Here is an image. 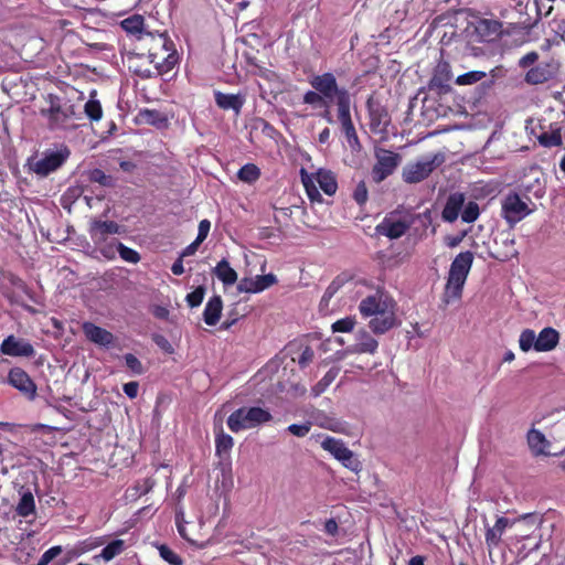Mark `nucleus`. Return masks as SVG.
Wrapping results in <instances>:
<instances>
[{
    "label": "nucleus",
    "instance_id": "obj_64",
    "mask_svg": "<svg viewBox=\"0 0 565 565\" xmlns=\"http://www.w3.org/2000/svg\"><path fill=\"white\" fill-rule=\"evenodd\" d=\"M202 242H199L196 238L194 242H192L190 245H188L181 253V258L183 257H188V256H191L193 254H195V252L198 250V247L200 246Z\"/></svg>",
    "mask_w": 565,
    "mask_h": 565
},
{
    "label": "nucleus",
    "instance_id": "obj_31",
    "mask_svg": "<svg viewBox=\"0 0 565 565\" xmlns=\"http://www.w3.org/2000/svg\"><path fill=\"white\" fill-rule=\"evenodd\" d=\"M215 103L222 109H233L236 114H239L244 100L239 95L217 92L215 93Z\"/></svg>",
    "mask_w": 565,
    "mask_h": 565
},
{
    "label": "nucleus",
    "instance_id": "obj_53",
    "mask_svg": "<svg viewBox=\"0 0 565 565\" xmlns=\"http://www.w3.org/2000/svg\"><path fill=\"white\" fill-rule=\"evenodd\" d=\"M307 393L306 385L301 383H290L287 388V396L291 398H300L303 397Z\"/></svg>",
    "mask_w": 565,
    "mask_h": 565
},
{
    "label": "nucleus",
    "instance_id": "obj_33",
    "mask_svg": "<svg viewBox=\"0 0 565 565\" xmlns=\"http://www.w3.org/2000/svg\"><path fill=\"white\" fill-rule=\"evenodd\" d=\"M321 447L337 460H341L350 450L341 439L333 437H326L321 443Z\"/></svg>",
    "mask_w": 565,
    "mask_h": 565
},
{
    "label": "nucleus",
    "instance_id": "obj_28",
    "mask_svg": "<svg viewBox=\"0 0 565 565\" xmlns=\"http://www.w3.org/2000/svg\"><path fill=\"white\" fill-rule=\"evenodd\" d=\"M561 126L558 122H553L548 126L547 130L542 131L537 136L541 146L546 148L558 147L563 142Z\"/></svg>",
    "mask_w": 565,
    "mask_h": 565
},
{
    "label": "nucleus",
    "instance_id": "obj_44",
    "mask_svg": "<svg viewBox=\"0 0 565 565\" xmlns=\"http://www.w3.org/2000/svg\"><path fill=\"white\" fill-rule=\"evenodd\" d=\"M116 253H118L125 262L130 264H137L140 260L138 252L119 242H116Z\"/></svg>",
    "mask_w": 565,
    "mask_h": 565
},
{
    "label": "nucleus",
    "instance_id": "obj_47",
    "mask_svg": "<svg viewBox=\"0 0 565 565\" xmlns=\"http://www.w3.org/2000/svg\"><path fill=\"white\" fill-rule=\"evenodd\" d=\"M160 556L171 565H181L182 561L171 548L166 545L159 546Z\"/></svg>",
    "mask_w": 565,
    "mask_h": 565
},
{
    "label": "nucleus",
    "instance_id": "obj_46",
    "mask_svg": "<svg viewBox=\"0 0 565 565\" xmlns=\"http://www.w3.org/2000/svg\"><path fill=\"white\" fill-rule=\"evenodd\" d=\"M356 320L354 317H345L332 323V332H351L355 327Z\"/></svg>",
    "mask_w": 565,
    "mask_h": 565
},
{
    "label": "nucleus",
    "instance_id": "obj_34",
    "mask_svg": "<svg viewBox=\"0 0 565 565\" xmlns=\"http://www.w3.org/2000/svg\"><path fill=\"white\" fill-rule=\"evenodd\" d=\"M121 28L131 35H137L138 39H142L145 19L140 14H134L120 22Z\"/></svg>",
    "mask_w": 565,
    "mask_h": 565
},
{
    "label": "nucleus",
    "instance_id": "obj_21",
    "mask_svg": "<svg viewBox=\"0 0 565 565\" xmlns=\"http://www.w3.org/2000/svg\"><path fill=\"white\" fill-rule=\"evenodd\" d=\"M82 329L86 339L97 345L107 348L114 342V334L111 332L93 322H84Z\"/></svg>",
    "mask_w": 565,
    "mask_h": 565
},
{
    "label": "nucleus",
    "instance_id": "obj_51",
    "mask_svg": "<svg viewBox=\"0 0 565 565\" xmlns=\"http://www.w3.org/2000/svg\"><path fill=\"white\" fill-rule=\"evenodd\" d=\"M312 426V423L306 422L302 424H291L287 427V430L297 437H305Z\"/></svg>",
    "mask_w": 565,
    "mask_h": 565
},
{
    "label": "nucleus",
    "instance_id": "obj_13",
    "mask_svg": "<svg viewBox=\"0 0 565 565\" xmlns=\"http://www.w3.org/2000/svg\"><path fill=\"white\" fill-rule=\"evenodd\" d=\"M397 211L390 213L377 226L376 233L384 235L390 239H397L402 237L413 224L412 217H405L403 220L395 218Z\"/></svg>",
    "mask_w": 565,
    "mask_h": 565
},
{
    "label": "nucleus",
    "instance_id": "obj_1",
    "mask_svg": "<svg viewBox=\"0 0 565 565\" xmlns=\"http://www.w3.org/2000/svg\"><path fill=\"white\" fill-rule=\"evenodd\" d=\"M359 311L362 317L371 318L369 327L375 334H383L396 326L395 302L382 292L362 299Z\"/></svg>",
    "mask_w": 565,
    "mask_h": 565
},
{
    "label": "nucleus",
    "instance_id": "obj_63",
    "mask_svg": "<svg viewBox=\"0 0 565 565\" xmlns=\"http://www.w3.org/2000/svg\"><path fill=\"white\" fill-rule=\"evenodd\" d=\"M339 530L338 523L334 519H329L324 523V532L331 536L337 535Z\"/></svg>",
    "mask_w": 565,
    "mask_h": 565
},
{
    "label": "nucleus",
    "instance_id": "obj_23",
    "mask_svg": "<svg viewBox=\"0 0 565 565\" xmlns=\"http://www.w3.org/2000/svg\"><path fill=\"white\" fill-rule=\"evenodd\" d=\"M379 342L365 329H360L355 334V342L349 348L351 353H376Z\"/></svg>",
    "mask_w": 565,
    "mask_h": 565
},
{
    "label": "nucleus",
    "instance_id": "obj_58",
    "mask_svg": "<svg viewBox=\"0 0 565 565\" xmlns=\"http://www.w3.org/2000/svg\"><path fill=\"white\" fill-rule=\"evenodd\" d=\"M90 179L95 182L103 184V185H110V183H111V178L109 175L105 174V172L99 169H95L92 172Z\"/></svg>",
    "mask_w": 565,
    "mask_h": 565
},
{
    "label": "nucleus",
    "instance_id": "obj_7",
    "mask_svg": "<svg viewBox=\"0 0 565 565\" xmlns=\"http://www.w3.org/2000/svg\"><path fill=\"white\" fill-rule=\"evenodd\" d=\"M445 161L446 156L441 151L424 156L414 162L407 163L403 168V180L409 184L419 183L427 179L433 171L440 167Z\"/></svg>",
    "mask_w": 565,
    "mask_h": 565
},
{
    "label": "nucleus",
    "instance_id": "obj_17",
    "mask_svg": "<svg viewBox=\"0 0 565 565\" xmlns=\"http://www.w3.org/2000/svg\"><path fill=\"white\" fill-rule=\"evenodd\" d=\"M258 86L263 98L268 103L274 104L278 102L279 96L282 93V83L276 73L271 71L265 72L260 76Z\"/></svg>",
    "mask_w": 565,
    "mask_h": 565
},
{
    "label": "nucleus",
    "instance_id": "obj_11",
    "mask_svg": "<svg viewBox=\"0 0 565 565\" xmlns=\"http://www.w3.org/2000/svg\"><path fill=\"white\" fill-rule=\"evenodd\" d=\"M49 108L42 109L41 114L47 118L51 129L66 128L73 119L75 111L72 105H62L55 95L47 96Z\"/></svg>",
    "mask_w": 565,
    "mask_h": 565
},
{
    "label": "nucleus",
    "instance_id": "obj_52",
    "mask_svg": "<svg viewBox=\"0 0 565 565\" xmlns=\"http://www.w3.org/2000/svg\"><path fill=\"white\" fill-rule=\"evenodd\" d=\"M61 553V546H52L42 554L36 565H49V563L53 561L56 556H58Z\"/></svg>",
    "mask_w": 565,
    "mask_h": 565
},
{
    "label": "nucleus",
    "instance_id": "obj_24",
    "mask_svg": "<svg viewBox=\"0 0 565 565\" xmlns=\"http://www.w3.org/2000/svg\"><path fill=\"white\" fill-rule=\"evenodd\" d=\"M276 282V277L271 274L256 276L254 278H245L238 285L242 292L256 294L260 292Z\"/></svg>",
    "mask_w": 565,
    "mask_h": 565
},
{
    "label": "nucleus",
    "instance_id": "obj_19",
    "mask_svg": "<svg viewBox=\"0 0 565 565\" xmlns=\"http://www.w3.org/2000/svg\"><path fill=\"white\" fill-rule=\"evenodd\" d=\"M0 352L9 356L31 358L34 355V348L29 341L24 339L9 335L2 341L0 345Z\"/></svg>",
    "mask_w": 565,
    "mask_h": 565
},
{
    "label": "nucleus",
    "instance_id": "obj_55",
    "mask_svg": "<svg viewBox=\"0 0 565 565\" xmlns=\"http://www.w3.org/2000/svg\"><path fill=\"white\" fill-rule=\"evenodd\" d=\"M154 486V482L153 480H151L150 478H146L139 482L136 483V486L131 489L135 491V493L132 495H136V494H146L148 493L149 491H151V489L153 488Z\"/></svg>",
    "mask_w": 565,
    "mask_h": 565
},
{
    "label": "nucleus",
    "instance_id": "obj_12",
    "mask_svg": "<svg viewBox=\"0 0 565 565\" xmlns=\"http://www.w3.org/2000/svg\"><path fill=\"white\" fill-rule=\"evenodd\" d=\"M532 210L518 193H508L501 203V215L510 226L525 218Z\"/></svg>",
    "mask_w": 565,
    "mask_h": 565
},
{
    "label": "nucleus",
    "instance_id": "obj_43",
    "mask_svg": "<svg viewBox=\"0 0 565 565\" xmlns=\"http://www.w3.org/2000/svg\"><path fill=\"white\" fill-rule=\"evenodd\" d=\"M487 76L486 72L482 71H470L456 78V84L460 86L472 85L482 81Z\"/></svg>",
    "mask_w": 565,
    "mask_h": 565
},
{
    "label": "nucleus",
    "instance_id": "obj_49",
    "mask_svg": "<svg viewBox=\"0 0 565 565\" xmlns=\"http://www.w3.org/2000/svg\"><path fill=\"white\" fill-rule=\"evenodd\" d=\"M303 102L309 105L313 106H321L326 105L328 106V102L324 99V97L318 92V90H309L303 95Z\"/></svg>",
    "mask_w": 565,
    "mask_h": 565
},
{
    "label": "nucleus",
    "instance_id": "obj_42",
    "mask_svg": "<svg viewBox=\"0 0 565 565\" xmlns=\"http://www.w3.org/2000/svg\"><path fill=\"white\" fill-rule=\"evenodd\" d=\"M343 284H344V278H342L340 276L334 278L331 281V284L327 287V289L321 298L320 305L328 307L329 301L339 291V289L343 286Z\"/></svg>",
    "mask_w": 565,
    "mask_h": 565
},
{
    "label": "nucleus",
    "instance_id": "obj_9",
    "mask_svg": "<svg viewBox=\"0 0 565 565\" xmlns=\"http://www.w3.org/2000/svg\"><path fill=\"white\" fill-rule=\"evenodd\" d=\"M67 147H60L55 150H46L40 157L30 158L28 166L39 177H46L57 170L68 158Z\"/></svg>",
    "mask_w": 565,
    "mask_h": 565
},
{
    "label": "nucleus",
    "instance_id": "obj_35",
    "mask_svg": "<svg viewBox=\"0 0 565 565\" xmlns=\"http://www.w3.org/2000/svg\"><path fill=\"white\" fill-rule=\"evenodd\" d=\"M311 418H312V422H311L312 425L315 424L321 428H326V429H330V430H334V431L339 429L340 423L335 418L326 415L321 411H313L311 414Z\"/></svg>",
    "mask_w": 565,
    "mask_h": 565
},
{
    "label": "nucleus",
    "instance_id": "obj_26",
    "mask_svg": "<svg viewBox=\"0 0 565 565\" xmlns=\"http://www.w3.org/2000/svg\"><path fill=\"white\" fill-rule=\"evenodd\" d=\"M527 444H529L531 451L535 456H541V455L547 456L551 454L547 450V448L550 446V441L546 439L544 434L537 429L532 428L529 430Z\"/></svg>",
    "mask_w": 565,
    "mask_h": 565
},
{
    "label": "nucleus",
    "instance_id": "obj_50",
    "mask_svg": "<svg viewBox=\"0 0 565 565\" xmlns=\"http://www.w3.org/2000/svg\"><path fill=\"white\" fill-rule=\"evenodd\" d=\"M367 188L364 181H360L353 191V199L359 205H363L367 201Z\"/></svg>",
    "mask_w": 565,
    "mask_h": 565
},
{
    "label": "nucleus",
    "instance_id": "obj_14",
    "mask_svg": "<svg viewBox=\"0 0 565 565\" xmlns=\"http://www.w3.org/2000/svg\"><path fill=\"white\" fill-rule=\"evenodd\" d=\"M285 349L287 350L286 354L294 363H297L300 369L307 367L315 358V352L306 337L290 341Z\"/></svg>",
    "mask_w": 565,
    "mask_h": 565
},
{
    "label": "nucleus",
    "instance_id": "obj_29",
    "mask_svg": "<svg viewBox=\"0 0 565 565\" xmlns=\"http://www.w3.org/2000/svg\"><path fill=\"white\" fill-rule=\"evenodd\" d=\"M223 302L220 296H213L209 299L203 311L204 322L207 326H215L221 317Z\"/></svg>",
    "mask_w": 565,
    "mask_h": 565
},
{
    "label": "nucleus",
    "instance_id": "obj_22",
    "mask_svg": "<svg viewBox=\"0 0 565 565\" xmlns=\"http://www.w3.org/2000/svg\"><path fill=\"white\" fill-rule=\"evenodd\" d=\"M466 202V195L461 192L451 193L444 206L441 212V217L445 222L454 223L459 214H461V210Z\"/></svg>",
    "mask_w": 565,
    "mask_h": 565
},
{
    "label": "nucleus",
    "instance_id": "obj_48",
    "mask_svg": "<svg viewBox=\"0 0 565 565\" xmlns=\"http://www.w3.org/2000/svg\"><path fill=\"white\" fill-rule=\"evenodd\" d=\"M345 468L350 469L351 471L358 472L361 470V462L359 459L354 456L352 450H349L348 454L339 460Z\"/></svg>",
    "mask_w": 565,
    "mask_h": 565
},
{
    "label": "nucleus",
    "instance_id": "obj_40",
    "mask_svg": "<svg viewBox=\"0 0 565 565\" xmlns=\"http://www.w3.org/2000/svg\"><path fill=\"white\" fill-rule=\"evenodd\" d=\"M259 175L260 171L258 167L253 163H247L243 166L237 172L238 179L246 183L255 182L256 180H258Z\"/></svg>",
    "mask_w": 565,
    "mask_h": 565
},
{
    "label": "nucleus",
    "instance_id": "obj_18",
    "mask_svg": "<svg viewBox=\"0 0 565 565\" xmlns=\"http://www.w3.org/2000/svg\"><path fill=\"white\" fill-rule=\"evenodd\" d=\"M9 383L24 394L29 399H34L36 396V385L31 380L29 374L20 367H13L8 375Z\"/></svg>",
    "mask_w": 565,
    "mask_h": 565
},
{
    "label": "nucleus",
    "instance_id": "obj_38",
    "mask_svg": "<svg viewBox=\"0 0 565 565\" xmlns=\"http://www.w3.org/2000/svg\"><path fill=\"white\" fill-rule=\"evenodd\" d=\"M234 445L232 436L220 433L215 438V450L218 457L227 456Z\"/></svg>",
    "mask_w": 565,
    "mask_h": 565
},
{
    "label": "nucleus",
    "instance_id": "obj_62",
    "mask_svg": "<svg viewBox=\"0 0 565 565\" xmlns=\"http://www.w3.org/2000/svg\"><path fill=\"white\" fill-rule=\"evenodd\" d=\"M151 311L156 318L161 319V320H168L169 315H170L168 308H166L163 306H154Z\"/></svg>",
    "mask_w": 565,
    "mask_h": 565
},
{
    "label": "nucleus",
    "instance_id": "obj_45",
    "mask_svg": "<svg viewBox=\"0 0 565 565\" xmlns=\"http://www.w3.org/2000/svg\"><path fill=\"white\" fill-rule=\"evenodd\" d=\"M479 205L476 202L470 201L468 204L463 205L460 215L463 222L472 223L479 217Z\"/></svg>",
    "mask_w": 565,
    "mask_h": 565
},
{
    "label": "nucleus",
    "instance_id": "obj_37",
    "mask_svg": "<svg viewBox=\"0 0 565 565\" xmlns=\"http://www.w3.org/2000/svg\"><path fill=\"white\" fill-rule=\"evenodd\" d=\"M519 345L523 352L535 350L537 352L536 334L532 329H524L519 338Z\"/></svg>",
    "mask_w": 565,
    "mask_h": 565
},
{
    "label": "nucleus",
    "instance_id": "obj_54",
    "mask_svg": "<svg viewBox=\"0 0 565 565\" xmlns=\"http://www.w3.org/2000/svg\"><path fill=\"white\" fill-rule=\"evenodd\" d=\"M124 359L127 367H129L135 374H141L143 372L141 362L134 354L127 353Z\"/></svg>",
    "mask_w": 565,
    "mask_h": 565
},
{
    "label": "nucleus",
    "instance_id": "obj_32",
    "mask_svg": "<svg viewBox=\"0 0 565 565\" xmlns=\"http://www.w3.org/2000/svg\"><path fill=\"white\" fill-rule=\"evenodd\" d=\"M213 273L224 285H234L237 280L236 271L230 266L226 259L218 262Z\"/></svg>",
    "mask_w": 565,
    "mask_h": 565
},
{
    "label": "nucleus",
    "instance_id": "obj_56",
    "mask_svg": "<svg viewBox=\"0 0 565 565\" xmlns=\"http://www.w3.org/2000/svg\"><path fill=\"white\" fill-rule=\"evenodd\" d=\"M204 291L202 288H198L186 296V301L190 307L194 308L201 305L203 301Z\"/></svg>",
    "mask_w": 565,
    "mask_h": 565
},
{
    "label": "nucleus",
    "instance_id": "obj_57",
    "mask_svg": "<svg viewBox=\"0 0 565 565\" xmlns=\"http://www.w3.org/2000/svg\"><path fill=\"white\" fill-rule=\"evenodd\" d=\"M537 60H539L537 52L532 51V52L526 53L524 56H522L519 60L518 65L521 68H527V67L534 65L537 62Z\"/></svg>",
    "mask_w": 565,
    "mask_h": 565
},
{
    "label": "nucleus",
    "instance_id": "obj_10",
    "mask_svg": "<svg viewBox=\"0 0 565 565\" xmlns=\"http://www.w3.org/2000/svg\"><path fill=\"white\" fill-rule=\"evenodd\" d=\"M374 158L371 175L375 183H381L392 175L402 161L398 153L381 147L374 149Z\"/></svg>",
    "mask_w": 565,
    "mask_h": 565
},
{
    "label": "nucleus",
    "instance_id": "obj_41",
    "mask_svg": "<svg viewBox=\"0 0 565 565\" xmlns=\"http://www.w3.org/2000/svg\"><path fill=\"white\" fill-rule=\"evenodd\" d=\"M124 550L125 542L122 540H115L103 548L100 557L104 558L106 562H109L114 557L119 555Z\"/></svg>",
    "mask_w": 565,
    "mask_h": 565
},
{
    "label": "nucleus",
    "instance_id": "obj_3",
    "mask_svg": "<svg viewBox=\"0 0 565 565\" xmlns=\"http://www.w3.org/2000/svg\"><path fill=\"white\" fill-rule=\"evenodd\" d=\"M121 226L114 221L93 218L89 222L88 234L99 253L107 259L116 257V241H109L111 235L120 234Z\"/></svg>",
    "mask_w": 565,
    "mask_h": 565
},
{
    "label": "nucleus",
    "instance_id": "obj_39",
    "mask_svg": "<svg viewBox=\"0 0 565 565\" xmlns=\"http://www.w3.org/2000/svg\"><path fill=\"white\" fill-rule=\"evenodd\" d=\"M96 92H92L89 99L85 104L84 110L92 120H99L103 117V109L99 100L95 98Z\"/></svg>",
    "mask_w": 565,
    "mask_h": 565
},
{
    "label": "nucleus",
    "instance_id": "obj_15",
    "mask_svg": "<svg viewBox=\"0 0 565 565\" xmlns=\"http://www.w3.org/2000/svg\"><path fill=\"white\" fill-rule=\"evenodd\" d=\"M559 71V65L556 61L551 60L548 62L539 63L537 65L531 67L525 76V83L530 85H540L544 84L556 77Z\"/></svg>",
    "mask_w": 565,
    "mask_h": 565
},
{
    "label": "nucleus",
    "instance_id": "obj_27",
    "mask_svg": "<svg viewBox=\"0 0 565 565\" xmlns=\"http://www.w3.org/2000/svg\"><path fill=\"white\" fill-rule=\"evenodd\" d=\"M537 352H548L556 348L559 341V333L551 328H544L536 335Z\"/></svg>",
    "mask_w": 565,
    "mask_h": 565
},
{
    "label": "nucleus",
    "instance_id": "obj_8",
    "mask_svg": "<svg viewBox=\"0 0 565 565\" xmlns=\"http://www.w3.org/2000/svg\"><path fill=\"white\" fill-rule=\"evenodd\" d=\"M271 419L267 409L262 407H242L227 418V426L233 433L252 429Z\"/></svg>",
    "mask_w": 565,
    "mask_h": 565
},
{
    "label": "nucleus",
    "instance_id": "obj_61",
    "mask_svg": "<svg viewBox=\"0 0 565 565\" xmlns=\"http://www.w3.org/2000/svg\"><path fill=\"white\" fill-rule=\"evenodd\" d=\"M466 233H461L459 235H449V236H446L445 237V244L449 247V248H455L457 247L462 238L465 237Z\"/></svg>",
    "mask_w": 565,
    "mask_h": 565
},
{
    "label": "nucleus",
    "instance_id": "obj_25",
    "mask_svg": "<svg viewBox=\"0 0 565 565\" xmlns=\"http://www.w3.org/2000/svg\"><path fill=\"white\" fill-rule=\"evenodd\" d=\"M516 520H511L505 516L498 518L495 524L490 527L487 526L486 531V543L489 547H495L501 541V536L504 530L509 526H512Z\"/></svg>",
    "mask_w": 565,
    "mask_h": 565
},
{
    "label": "nucleus",
    "instance_id": "obj_20",
    "mask_svg": "<svg viewBox=\"0 0 565 565\" xmlns=\"http://www.w3.org/2000/svg\"><path fill=\"white\" fill-rule=\"evenodd\" d=\"M351 106L342 107V109L338 110V119L341 124L342 131L347 138L349 147L353 151H358L361 149V143L354 128L352 118H351Z\"/></svg>",
    "mask_w": 565,
    "mask_h": 565
},
{
    "label": "nucleus",
    "instance_id": "obj_60",
    "mask_svg": "<svg viewBox=\"0 0 565 565\" xmlns=\"http://www.w3.org/2000/svg\"><path fill=\"white\" fill-rule=\"evenodd\" d=\"M124 392L129 398H135L138 395L139 384L137 382H128L124 384Z\"/></svg>",
    "mask_w": 565,
    "mask_h": 565
},
{
    "label": "nucleus",
    "instance_id": "obj_4",
    "mask_svg": "<svg viewBox=\"0 0 565 565\" xmlns=\"http://www.w3.org/2000/svg\"><path fill=\"white\" fill-rule=\"evenodd\" d=\"M310 85L318 90L328 103L334 102L338 110L351 106L350 93L344 87H339L335 76L332 73L315 75Z\"/></svg>",
    "mask_w": 565,
    "mask_h": 565
},
{
    "label": "nucleus",
    "instance_id": "obj_59",
    "mask_svg": "<svg viewBox=\"0 0 565 565\" xmlns=\"http://www.w3.org/2000/svg\"><path fill=\"white\" fill-rule=\"evenodd\" d=\"M210 228H211L210 221L209 220H202L200 222V224H199V232H198L196 239L199 242H203L207 237Z\"/></svg>",
    "mask_w": 565,
    "mask_h": 565
},
{
    "label": "nucleus",
    "instance_id": "obj_16",
    "mask_svg": "<svg viewBox=\"0 0 565 565\" xmlns=\"http://www.w3.org/2000/svg\"><path fill=\"white\" fill-rule=\"evenodd\" d=\"M451 68L448 62L439 61L433 71V76L428 82V89L438 95L450 92Z\"/></svg>",
    "mask_w": 565,
    "mask_h": 565
},
{
    "label": "nucleus",
    "instance_id": "obj_36",
    "mask_svg": "<svg viewBox=\"0 0 565 565\" xmlns=\"http://www.w3.org/2000/svg\"><path fill=\"white\" fill-rule=\"evenodd\" d=\"M339 374V370L335 367L330 369L323 377L311 388V393L315 397L321 395L330 384L335 380Z\"/></svg>",
    "mask_w": 565,
    "mask_h": 565
},
{
    "label": "nucleus",
    "instance_id": "obj_6",
    "mask_svg": "<svg viewBox=\"0 0 565 565\" xmlns=\"http://www.w3.org/2000/svg\"><path fill=\"white\" fill-rule=\"evenodd\" d=\"M149 41V60L154 64L158 71L166 72L177 62V56L172 52V42L163 33H146Z\"/></svg>",
    "mask_w": 565,
    "mask_h": 565
},
{
    "label": "nucleus",
    "instance_id": "obj_30",
    "mask_svg": "<svg viewBox=\"0 0 565 565\" xmlns=\"http://www.w3.org/2000/svg\"><path fill=\"white\" fill-rule=\"evenodd\" d=\"M21 498L17 504L15 511L18 515L26 518L35 512V501L30 489L21 488L19 491Z\"/></svg>",
    "mask_w": 565,
    "mask_h": 565
},
{
    "label": "nucleus",
    "instance_id": "obj_2",
    "mask_svg": "<svg viewBox=\"0 0 565 565\" xmlns=\"http://www.w3.org/2000/svg\"><path fill=\"white\" fill-rule=\"evenodd\" d=\"M473 263V253L470 250L459 253L450 264L444 301L450 303L461 297L462 288Z\"/></svg>",
    "mask_w": 565,
    "mask_h": 565
},
{
    "label": "nucleus",
    "instance_id": "obj_5",
    "mask_svg": "<svg viewBox=\"0 0 565 565\" xmlns=\"http://www.w3.org/2000/svg\"><path fill=\"white\" fill-rule=\"evenodd\" d=\"M301 181L311 202H321L322 196L316 185L327 194L333 195L338 190L335 175L328 170L320 169L316 174H309L303 168L300 170Z\"/></svg>",
    "mask_w": 565,
    "mask_h": 565
}]
</instances>
